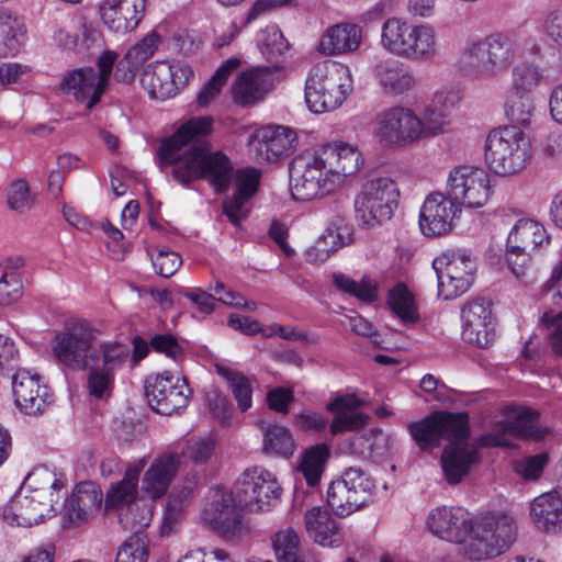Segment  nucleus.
<instances>
[{"label":"nucleus","instance_id":"de8ad7c7","mask_svg":"<svg viewBox=\"0 0 562 562\" xmlns=\"http://www.w3.org/2000/svg\"><path fill=\"white\" fill-rule=\"evenodd\" d=\"M327 503L338 516H348L362 505L355 501V495L344 483L342 479L335 480L327 490Z\"/></svg>","mask_w":562,"mask_h":562},{"label":"nucleus","instance_id":"473e14b6","mask_svg":"<svg viewBox=\"0 0 562 562\" xmlns=\"http://www.w3.org/2000/svg\"><path fill=\"white\" fill-rule=\"evenodd\" d=\"M479 452L474 446L449 443L441 454V468L449 485H457L479 463Z\"/></svg>","mask_w":562,"mask_h":562},{"label":"nucleus","instance_id":"7c9ffc66","mask_svg":"<svg viewBox=\"0 0 562 562\" xmlns=\"http://www.w3.org/2000/svg\"><path fill=\"white\" fill-rule=\"evenodd\" d=\"M317 150L339 188L362 166L361 154L355 145L344 142L330 143Z\"/></svg>","mask_w":562,"mask_h":562},{"label":"nucleus","instance_id":"3c124183","mask_svg":"<svg viewBox=\"0 0 562 562\" xmlns=\"http://www.w3.org/2000/svg\"><path fill=\"white\" fill-rule=\"evenodd\" d=\"M327 457L328 449L325 445H318L306 450L300 464V471L308 486L318 484Z\"/></svg>","mask_w":562,"mask_h":562},{"label":"nucleus","instance_id":"dca6fc26","mask_svg":"<svg viewBox=\"0 0 562 562\" xmlns=\"http://www.w3.org/2000/svg\"><path fill=\"white\" fill-rule=\"evenodd\" d=\"M446 193L458 206L482 207L491 195V177L479 167L457 166L448 175Z\"/></svg>","mask_w":562,"mask_h":562},{"label":"nucleus","instance_id":"774afa93","mask_svg":"<svg viewBox=\"0 0 562 562\" xmlns=\"http://www.w3.org/2000/svg\"><path fill=\"white\" fill-rule=\"evenodd\" d=\"M115 562H147V550L138 537L125 541L117 550Z\"/></svg>","mask_w":562,"mask_h":562},{"label":"nucleus","instance_id":"bb28decb","mask_svg":"<svg viewBox=\"0 0 562 562\" xmlns=\"http://www.w3.org/2000/svg\"><path fill=\"white\" fill-rule=\"evenodd\" d=\"M181 465V454L177 451L159 453L144 471L142 491L151 499L165 496Z\"/></svg>","mask_w":562,"mask_h":562},{"label":"nucleus","instance_id":"393cba45","mask_svg":"<svg viewBox=\"0 0 562 562\" xmlns=\"http://www.w3.org/2000/svg\"><path fill=\"white\" fill-rule=\"evenodd\" d=\"M461 321L464 341L485 348L494 339V318L490 304L484 300L467 303L461 310Z\"/></svg>","mask_w":562,"mask_h":562},{"label":"nucleus","instance_id":"f704fd0d","mask_svg":"<svg viewBox=\"0 0 562 562\" xmlns=\"http://www.w3.org/2000/svg\"><path fill=\"white\" fill-rule=\"evenodd\" d=\"M103 494L90 482L77 485L66 505V519L72 525H81L90 520L100 509Z\"/></svg>","mask_w":562,"mask_h":562},{"label":"nucleus","instance_id":"f257e3e1","mask_svg":"<svg viewBox=\"0 0 562 562\" xmlns=\"http://www.w3.org/2000/svg\"><path fill=\"white\" fill-rule=\"evenodd\" d=\"M212 124L210 116L189 120L171 137L162 139L158 157L161 168L172 166L173 179L179 183L187 186L205 179L217 192H223L233 178L232 162L224 153L212 151L209 143L200 139L212 131Z\"/></svg>","mask_w":562,"mask_h":562},{"label":"nucleus","instance_id":"f8f14e48","mask_svg":"<svg viewBox=\"0 0 562 562\" xmlns=\"http://www.w3.org/2000/svg\"><path fill=\"white\" fill-rule=\"evenodd\" d=\"M420 116L411 108L393 105L375 116L373 136L384 148H404L420 142Z\"/></svg>","mask_w":562,"mask_h":562},{"label":"nucleus","instance_id":"a211bd4d","mask_svg":"<svg viewBox=\"0 0 562 562\" xmlns=\"http://www.w3.org/2000/svg\"><path fill=\"white\" fill-rule=\"evenodd\" d=\"M149 406L161 415H171L187 407L191 390L184 378L170 371L149 376L145 384Z\"/></svg>","mask_w":562,"mask_h":562},{"label":"nucleus","instance_id":"680f3d73","mask_svg":"<svg viewBox=\"0 0 562 562\" xmlns=\"http://www.w3.org/2000/svg\"><path fill=\"white\" fill-rule=\"evenodd\" d=\"M215 442L211 438L192 437L187 440L186 450L179 452L195 463H205L213 454Z\"/></svg>","mask_w":562,"mask_h":562},{"label":"nucleus","instance_id":"338daca9","mask_svg":"<svg viewBox=\"0 0 562 562\" xmlns=\"http://www.w3.org/2000/svg\"><path fill=\"white\" fill-rule=\"evenodd\" d=\"M540 31L549 41L562 47V8L553 9L544 15Z\"/></svg>","mask_w":562,"mask_h":562},{"label":"nucleus","instance_id":"bf43d9fd","mask_svg":"<svg viewBox=\"0 0 562 562\" xmlns=\"http://www.w3.org/2000/svg\"><path fill=\"white\" fill-rule=\"evenodd\" d=\"M23 283L18 271H8L0 278V305H10L22 296Z\"/></svg>","mask_w":562,"mask_h":562},{"label":"nucleus","instance_id":"39448f33","mask_svg":"<svg viewBox=\"0 0 562 562\" xmlns=\"http://www.w3.org/2000/svg\"><path fill=\"white\" fill-rule=\"evenodd\" d=\"M381 46L390 54L411 61H428L438 53V40L430 24H413L389 18L381 27Z\"/></svg>","mask_w":562,"mask_h":562},{"label":"nucleus","instance_id":"9b49d317","mask_svg":"<svg viewBox=\"0 0 562 562\" xmlns=\"http://www.w3.org/2000/svg\"><path fill=\"white\" fill-rule=\"evenodd\" d=\"M339 189L318 150L294 157L290 164V192L296 201L322 199Z\"/></svg>","mask_w":562,"mask_h":562},{"label":"nucleus","instance_id":"4c0bfd02","mask_svg":"<svg viewBox=\"0 0 562 562\" xmlns=\"http://www.w3.org/2000/svg\"><path fill=\"white\" fill-rule=\"evenodd\" d=\"M304 525L308 537L319 546L337 548L342 544V531L326 508L316 506L308 509Z\"/></svg>","mask_w":562,"mask_h":562},{"label":"nucleus","instance_id":"7ed1b4c3","mask_svg":"<svg viewBox=\"0 0 562 562\" xmlns=\"http://www.w3.org/2000/svg\"><path fill=\"white\" fill-rule=\"evenodd\" d=\"M515 59L514 38L509 34L494 33L468 40L457 59V68L467 79L484 82L507 71Z\"/></svg>","mask_w":562,"mask_h":562},{"label":"nucleus","instance_id":"72a5a7b5","mask_svg":"<svg viewBox=\"0 0 562 562\" xmlns=\"http://www.w3.org/2000/svg\"><path fill=\"white\" fill-rule=\"evenodd\" d=\"M532 524L547 533L562 532V496L554 491L535 497L529 506Z\"/></svg>","mask_w":562,"mask_h":562},{"label":"nucleus","instance_id":"ddd939ff","mask_svg":"<svg viewBox=\"0 0 562 562\" xmlns=\"http://www.w3.org/2000/svg\"><path fill=\"white\" fill-rule=\"evenodd\" d=\"M116 57L114 52H103L98 58V69L85 67L68 72L60 82V90L92 109L109 85Z\"/></svg>","mask_w":562,"mask_h":562},{"label":"nucleus","instance_id":"c03bdc74","mask_svg":"<svg viewBox=\"0 0 562 562\" xmlns=\"http://www.w3.org/2000/svg\"><path fill=\"white\" fill-rule=\"evenodd\" d=\"M350 241L351 228L341 214H337L330 220L326 231L316 240L317 244L327 248L330 256Z\"/></svg>","mask_w":562,"mask_h":562},{"label":"nucleus","instance_id":"6ab92c4d","mask_svg":"<svg viewBox=\"0 0 562 562\" xmlns=\"http://www.w3.org/2000/svg\"><path fill=\"white\" fill-rule=\"evenodd\" d=\"M192 76L193 70L188 64L161 60L146 65L140 82L151 98L166 100L184 88Z\"/></svg>","mask_w":562,"mask_h":562},{"label":"nucleus","instance_id":"a19ab883","mask_svg":"<svg viewBox=\"0 0 562 562\" xmlns=\"http://www.w3.org/2000/svg\"><path fill=\"white\" fill-rule=\"evenodd\" d=\"M26 38L23 20L13 12L0 10V57H12L22 48Z\"/></svg>","mask_w":562,"mask_h":562},{"label":"nucleus","instance_id":"79ce46f5","mask_svg":"<svg viewBox=\"0 0 562 562\" xmlns=\"http://www.w3.org/2000/svg\"><path fill=\"white\" fill-rule=\"evenodd\" d=\"M544 79L546 75L540 65L525 60L513 67L510 88L515 94L531 95Z\"/></svg>","mask_w":562,"mask_h":562},{"label":"nucleus","instance_id":"2f4dec72","mask_svg":"<svg viewBox=\"0 0 562 562\" xmlns=\"http://www.w3.org/2000/svg\"><path fill=\"white\" fill-rule=\"evenodd\" d=\"M145 458L127 464L123 479L113 484L106 492L104 504L105 509H115L119 513L140 501L137 496L139 475L145 469Z\"/></svg>","mask_w":562,"mask_h":562},{"label":"nucleus","instance_id":"1a4fd4ad","mask_svg":"<svg viewBox=\"0 0 562 562\" xmlns=\"http://www.w3.org/2000/svg\"><path fill=\"white\" fill-rule=\"evenodd\" d=\"M398 198L400 190L391 177L370 173L353 201L356 218L368 228L382 225L392 218Z\"/></svg>","mask_w":562,"mask_h":562},{"label":"nucleus","instance_id":"aec40b11","mask_svg":"<svg viewBox=\"0 0 562 562\" xmlns=\"http://www.w3.org/2000/svg\"><path fill=\"white\" fill-rule=\"evenodd\" d=\"M130 356L128 346L119 341H108L103 346L101 363L88 368L89 393L97 398L108 397L113 385V373L128 361Z\"/></svg>","mask_w":562,"mask_h":562},{"label":"nucleus","instance_id":"13d9d810","mask_svg":"<svg viewBox=\"0 0 562 562\" xmlns=\"http://www.w3.org/2000/svg\"><path fill=\"white\" fill-rule=\"evenodd\" d=\"M333 279L334 283L339 290L348 294H351L362 301L371 302L376 297L375 288L367 281L357 282L342 273H335L333 276Z\"/></svg>","mask_w":562,"mask_h":562},{"label":"nucleus","instance_id":"603ef678","mask_svg":"<svg viewBox=\"0 0 562 562\" xmlns=\"http://www.w3.org/2000/svg\"><path fill=\"white\" fill-rule=\"evenodd\" d=\"M258 48L267 60L277 61L289 49V43L278 26L269 25L259 34Z\"/></svg>","mask_w":562,"mask_h":562},{"label":"nucleus","instance_id":"49530a36","mask_svg":"<svg viewBox=\"0 0 562 562\" xmlns=\"http://www.w3.org/2000/svg\"><path fill=\"white\" fill-rule=\"evenodd\" d=\"M272 547L278 562H303L300 539L292 528L276 532Z\"/></svg>","mask_w":562,"mask_h":562},{"label":"nucleus","instance_id":"412c9836","mask_svg":"<svg viewBox=\"0 0 562 562\" xmlns=\"http://www.w3.org/2000/svg\"><path fill=\"white\" fill-rule=\"evenodd\" d=\"M538 417V413L530 408L508 407L505 422L497 424L491 432L482 435L477 441L486 447H509L513 435L524 437L536 435Z\"/></svg>","mask_w":562,"mask_h":562},{"label":"nucleus","instance_id":"f03ea898","mask_svg":"<svg viewBox=\"0 0 562 562\" xmlns=\"http://www.w3.org/2000/svg\"><path fill=\"white\" fill-rule=\"evenodd\" d=\"M64 487L55 472L46 467L35 468L4 507L3 519L11 526L25 528L43 522L59 512Z\"/></svg>","mask_w":562,"mask_h":562},{"label":"nucleus","instance_id":"4be33fe9","mask_svg":"<svg viewBox=\"0 0 562 562\" xmlns=\"http://www.w3.org/2000/svg\"><path fill=\"white\" fill-rule=\"evenodd\" d=\"M459 211V206L447 193L432 192L428 194L419 212L422 234L426 237H438L449 233Z\"/></svg>","mask_w":562,"mask_h":562},{"label":"nucleus","instance_id":"f3484780","mask_svg":"<svg viewBox=\"0 0 562 562\" xmlns=\"http://www.w3.org/2000/svg\"><path fill=\"white\" fill-rule=\"evenodd\" d=\"M235 493L245 507L265 512L274 507L281 498L282 487L276 475L262 468L247 469L235 483Z\"/></svg>","mask_w":562,"mask_h":562},{"label":"nucleus","instance_id":"052dcab7","mask_svg":"<svg viewBox=\"0 0 562 562\" xmlns=\"http://www.w3.org/2000/svg\"><path fill=\"white\" fill-rule=\"evenodd\" d=\"M447 113L443 110L436 108H428L425 110L423 116H420V140L434 137L442 132L447 125Z\"/></svg>","mask_w":562,"mask_h":562},{"label":"nucleus","instance_id":"2eb2a0df","mask_svg":"<svg viewBox=\"0 0 562 562\" xmlns=\"http://www.w3.org/2000/svg\"><path fill=\"white\" fill-rule=\"evenodd\" d=\"M438 291L445 300L465 293L474 278L475 262L462 250H446L432 260Z\"/></svg>","mask_w":562,"mask_h":562},{"label":"nucleus","instance_id":"e2e57ef3","mask_svg":"<svg viewBox=\"0 0 562 562\" xmlns=\"http://www.w3.org/2000/svg\"><path fill=\"white\" fill-rule=\"evenodd\" d=\"M151 263L157 274L170 278L180 268L182 258L178 252L161 249L156 256H151Z\"/></svg>","mask_w":562,"mask_h":562},{"label":"nucleus","instance_id":"a878e982","mask_svg":"<svg viewBox=\"0 0 562 562\" xmlns=\"http://www.w3.org/2000/svg\"><path fill=\"white\" fill-rule=\"evenodd\" d=\"M372 75L381 92L392 98L409 94L418 83L414 69L391 58L376 63Z\"/></svg>","mask_w":562,"mask_h":562},{"label":"nucleus","instance_id":"37998d69","mask_svg":"<svg viewBox=\"0 0 562 562\" xmlns=\"http://www.w3.org/2000/svg\"><path fill=\"white\" fill-rule=\"evenodd\" d=\"M153 510L154 505L143 498L119 513V520L126 530L137 535L149 526Z\"/></svg>","mask_w":562,"mask_h":562},{"label":"nucleus","instance_id":"a18cd8bd","mask_svg":"<svg viewBox=\"0 0 562 562\" xmlns=\"http://www.w3.org/2000/svg\"><path fill=\"white\" fill-rule=\"evenodd\" d=\"M238 58H229L224 61L215 71L213 77L203 86L198 94V103L201 106H206L213 101L221 92L222 87L226 83L227 79L239 67Z\"/></svg>","mask_w":562,"mask_h":562},{"label":"nucleus","instance_id":"4468645a","mask_svg":"<svg viewBox=\"0 0 562 562\" xmlns=\"http://www.w3.org/2000/svg\"><path fill=\"white\" fill-rule=\"evenodd\" d=\"M412 438L422 450H431L446 439L451 443L467 440L470 435L465 413L437 412L408 425Z\"/></svg>","mask_w":562,"mask_h":562},{"label":"nucleus","instance_id":"9d476101","mask_svg":"<svg viewBox=\"0 0 562 562\" xmlns=\"http://www.w3.org/2000/svg\"><path fill=\"white\" fill-rule=\"evenodd\" d=\"M244 507L234 492L221 486L212 487L205 497L201 520L225 540L239 539L247 532Z\"/></svg>","mask_w":562,"mask_h":562},{"label":"nucleus","instance_id":"c756f323","mask_svg":"<svg viewBox=\"0 0 562 562\" xmlns=\"http://www.w3.org/2000/svg\"><path fill=\"white\" fill-rule=\"evenodd\" d=\"M363 41V29L352 22L328 26L321 35L317 50L326 56H341L356 53Z\"/></svg>","mask_w":562,"mask_h":562},{"label":"nucleus","instance_id":"c85d7f7f","mask_svg":"<svg viewBox=\"0 0 562 562\" xmlns=\"http://www.w3.org/2000/svg\"><path fill=\"white\" fill-rule=\"evenodd\" d=\"M471 521L470 513L462 507H436L427 517L428 529L435 536L456 543L467 536Z\"/></svg>","mask_w":562,"mask_h":562},{"label":"nucleus","instance_id":"cd10ccee","mask_svg":"<svg viewBox=\"0 0 562 562\" xmlns=\"http://www.w3.org/2000/svg\"><path fill=\"white\" fill-rule=\"evenodd\" d=\"M146 0H101L99 11L103 23L113 32L135 30L144 18Z\"/></svg>","mask_w":562,"mask_h":562},{"label":"nucleus","instance_id":"864d4df0","mask_svg":"<svg viewBox=\"0 0 562 562\" xmlns=\"http://www.w3.org/2000/svg\"><path fill=\"white\" fill-rule=\"evenodd\" d=\"M344 483L355 495V501L363 506L371 496L374 483L371 477L360 468H349L341 475Z\"/></svg>","mask_w":562,"mask_h":562},{"label":"nucleus","instance_id":"6e6d98bb","mask_svg":"<svg viewBox=\"0 0 562 562\" xmlns=\"http://www.w3.org/2000/svg\"><path fill=\"white\" fill-rule=\"evenodd\" d=\"M506 116L517 125L529 126L535 112V104L531 95H519L513 93L505 103Z\"/></svg>","mask_w":562,"mask_h":562},{"label":"nucleus","instance_id":"6e6552de","mask_svg":"<svg viewBox=\"0 0 562 562\" xmlns=\"http://www.w3.org/2000/svg\"><path fill=\"white\" fill-rule=\"evenodd\" d=\"M517 525L508 515H490L471 521L467 536L459 543L462 554L471 561L492 559L506 552L515 542Z\"/></svg>","mask_w":562,"mask_h":562},{"label":"nucleus","instance_id":"b1692460","mask_svg":"<svg viewBox=\"0 0 562 562\" xmlns=\"http://www.w3.org/2000/svg\"><path fill=\"white\" fill-rule=\"evenodd\" d=\"M12 392L15 405L27 415L42 413L50 401L42 378L27 369H18L12 374Z\"/></svg>","mask_w":562,"mask_h":562},{"label":"nucleus","instance_id":"20e7f679","mask_svg":"<svg viewBox=\"0 0 562 562\" xmlns=\"http://www.w3.org/2000/svg\"><path fill=\"white\" fill-rule=\"evenodd\" d=\"M101 330L86 319H75L65 324L55 334L52 352L56 361L71 370H88L101 363L103 346Z\"/></svg>","mask_w":562,"mask_h":562},{"label":"nucleus","instance_id":"4d7b16f0","mask_svg":"<svg viewBox=\"0 0 562 562\" xmlns=\"http://www.w3.org/2000/svg\"><path fill=\"white\" fill-rule=\"evenodd\" d=\"M7 202L9 207L18 213H25L34 204V196L31 194L25 180L13 181L7 189Z\"/></svg>","mask_w":562,"mask_h":562},{"label":"nucleus","instance_id":"e433bc0d","mask_svg":"<svg viewBox=\"0 0 562 562\" xmlns=\"http://www.w3.org/2000/svg\"><path fill=\"white\" fill-rule=\"evenodd\" d=\"M362 404V401L355 394L338 396L328 403L327 411L336 414L329 426L330 434L336 436L362 428L368 422V416L357 411Z\"/></svg>","mask_w":562,"mask_h":562},{"label":"nucleus","instance_id":"8fccbe9b","mask_svg":"<svg viewBox=\"0 0 562 562\" xmlns=\"http://www.w3.org/2000/svg\"><path fill=\"white\" fill-rule=\"evenodd\" d=\"M387 303L404 323H414L418 319L414 297L404 284H397L390 291Z\"/></svg>","mask_w":562,"mask_h":562},{"label":"nucleus","instance_id":"69168bd1","mask_svg":"<svg viewBox=\"0 0 562 562\" xmlns=\"http://www.w3.org/2000/svg\"><path fill=\"white\" fill-rule=\"evenodd\" d=\"M548 463V454L539 453L515 462V471L526 480H537Z\"/></svg>","mask_w":562,"mask_h":562},{"label":"nucleus","instance_id":"5fc2aeb1","mask_svg":"<svg viewBox=\"0 0 562 562\" xmlns=\"http://www.w3.org/2000/svg\"><path fill=\"white\" fill-rule=\"evenodd\" d=\"M218 372L227 380L240 411H248L252 403V389L249 380L245 375L225 368H221Z\"/></svg>","mask_w":562,"mask_h":562},{"label":"nucleus","instance_id":"423d86ee","mask_svg":"<svg viewBox=\"0 0 562 562\" xmlns=\"http://www.w3.org/2000/svg\"><path fill=\"white\" fill-rule=\"evenodd\" d=\"M531 159V140L516 125L492 130L484 143V161L497 176H514L522 171Z\"/></svg>","mask_w":562,"mask_h":562},{"label":"nucleus","instance_id":"58836bf2","mask_svg":"<svg viewBox=\"0 0 562 562\" xmlns=\"http://www.w3.org/2000/svg\"><path fill=\"white\" fill-rule=\"evenodd\" d=\"M260 175L256 169H240L235 175L236 191L224 201L223 207L229 221L238 225L246 216L245 204L255 194Z\"/></svg>","mask_w":562,"mask_h":562},{"label":"nucleus","instance_id":"5701e85b","mask_svg":"<svg viewBox=\"0 0 562 562\" xmlns=\"http://www.w3.org/2000/svg\"><path fill=\"white\" fill-rule=\"evenodd\" d=\"M296 135L285 126L268 125L258 128L249 142L250 151L259 164L276 161L295 147Z\"/></svg>","mask_w":562,"mask_h":562},{"label":"nucleus","instance_id":"c9c22d12","mask_svg":"<svg viewBox=\"0 0 562 562\" xmlns=\"http://www.w3.org/2000/svg\"><path fill=\"white\" fill-rule=\"evenodd\" d=\"M273 88L269 68H255L243 72L234 82L233 95L237 104L249 105L265 98Z\"/></svg>","mask_w":562,"mask_h":562},{"label":"nucleus","instance_id":"09e8293b","mask_svg":"<svg viewBox=\"0 0 562 562\" xmlns=\"http://www.w3.org/2000/svg\"><path fill=\"white\" fill-rule=\"evenodd\" d=\"M263 450L269 454L291 456L294 451V441L289 429L281 425H268L263 430Z\"/></svg>","mask_w":562,"mask_h":562},{"label":"nucleus","instance_id":"0e129e2a","mask_svg":"<svg viewBox=\"0 0 562 562\" xmlns=\"http://www.w3.org/2000/svg\"><path fill=\"white\" fill-rule=\"evenodd\" d=\"M159 43L160 36L158 34L151 33L145 36L138 43H136L133 47H131L126 52V55L140 67L147 59H149L155 54L159 46Z\"/></svg>","mask_w":562,"mask_h":562},{"label":"nucleus","instance_id":"0eeeda50","mask_svg":"<svg viewBox=\"0 0 562 562\" xmlns=\"http://www.w3.org/2000/svg\"><path fill=\"white\" fill-rule=\"evenodd\" d=\"M352 90V75L348 66L325 60L314 65L305 83V101L314 113L337 109Z\"/></svg>","mask_w":562,"mask_h":562},{"label":"nucleus","instance_id":"ea45409f","mask_svg":"<svg viewBox=\"0 0 562 562\" xmlns=\"http://www.w3.org/2000/svg\"><path fill=\"white\" fill-rule=\"evenodd\" d=\"M549 236L543 225L530 218L516 222L507 237V249L531 254L549 244Z\"/></svg>","mask_w":562,"mask_h":562}]
</instances>
